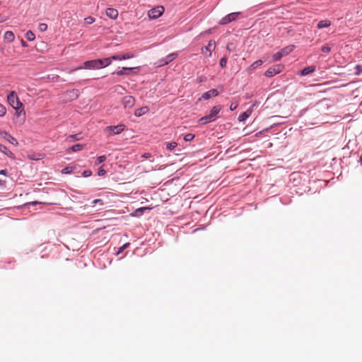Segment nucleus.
Masks as SVG:
<instances>
[{
	"instance_id": "obj_1",
	"label": "nucleus",
	"mask_w": 362,
	"mask_h": 362,
	"mask_svg": "<svg viewBox=\"0 0 362 362\" xmlns=\"http://www.w3.org/2000/svg\"><path fill=\"white\" fill-rule=\"evenodd\" d=\"M7 100L10 105L16 110V113L18 115H20L22 112L25 115V112H23V104L19 100L16 93L14 91H11L8 95L7 96Z\"/></svg>"
},
{
	"instance_id": "obj_2",
	"label": "nucleus",
	"mask_w": 362,
	"mask_h": 362,
	"mask_svg": "<svg viewBox=\"0 0 362 362\" xmlns=\"http://www.w3.org/2000/svg\"><path fill=\"white\" fill-rule=\"evenodd\" d=\"M105 67L104 61H101V59H93L90 61H86L83 63V66L81 67H77L74 69L70 71V73L76 70H78L81 69H99Z\"/></svg>"
},
{
	"instance_id": "obj_3",
	"label": "nucleus",
	"mask_w": 362,
	"mask_h": 362,
	"mask_svg": "<svg viewBox=\"0 0 362 362\" xmlns=\"http://www.w3.org/2000/svg\"><path fill=\"white\" fill-rule=\"evenodd\" d=\"M221 110V105H216L213 107V108L210 111V113L208 115L202 117L199 119V123L200 124L204 125L207 123L215 121L216 119L217 115L220 112Z\"/></svg>"
},
{
	"instance_id": "obj_4",
	"label": "nucleus",
	"mask_w": 362,
	"mask_h": 362,
	"mask_svg": "<svg viewBox=\"0 0 362 362\" xmlns=\"http://www.w3.org/2000/svg\"><path fill=\"white\" fill-rule=\"evenodd\" d=\"M284 69V66L281 64H276L272 67L269 68L264 73L267 77H272L277 74L281 73Z\"/></svg>"
},
{
	"instance_id": "obj_5",
	"label": "nucleus",
	"mask_w": 362,
	"mask_h": 362,
	"mask_svg": "<svg viewBox=\"0 0 362 362\" xmlns=\"http://www.w3.org/2000/svg\"><path fill=\"white\" fill-rule=\"evenodd\" d=\"M216 47V42L214 40H210L208 45L202 48L201 52L202 54L205 55L207 57H210L212 54V51Z\"/></svg>"
},
{
	"instance_id": "obj_6",
	"label": "nucleus",
	"mask_w": 362,
	"mask_h": 362,
	"mask_svg": "<svg viewBox=\"0 0 362 362\" xmlns=\"http://www.w3.org/2000/svg\"><path fill=\"white\" fill-rule=\"evenodd\" d=\"M125 129V125L119 124L117 126H109L105 128V132L110 135L119 134Z\"/></svg>"
},
{
	"instance_id": "obj_7",
	"label": "nucleus",
	"mask_w": 362,
	"mask_h": 362,
	"mask_svg": "<svg viewBox=\"0 0 362 362\" xmlns=\"http://www.w3.org/2000/svg\"><path fill=\"white\" fill-rule=\"evenodd\" d=\"M164 11L163 6L154 8L148 11V17L151 19H156L160 17Z\"/></svg>"
},
{
	"instance_id": "obj_8",
	"label": "nucleus",
	"mask_w": 362,
	"mask_h": 362,
	"mask_svg": "<svg viewBox=\"0 0 362 362\" xmlns=\"http://www.w3.org/2000/svg\"><path fill=\"white\" fill-rule=\"evenodd\" d=\"M240 14V13L239 12H234V13H231L227 16H226L225 17H223L220 23L221 24H223V25H226V24H228L235 20L237 19L238 16Z\"/></svg>"
},
{
	"instance_id": "obj_9",
	"label": "nucleus",
	"mask_w": 362,
	"mask_h": 362,
	"mask_svg": "<svg viewBox=\"0 0 362 362\" xmlns=\"http://www.w3.org/2000/svg\"><path fill=\"white\" fill-rule=\"evenodd\" d=\"M135 99L131 95L124 96L122 98V104L124 108H131L134 105Z\"/></svg>"
},
{
	"instance_id": "obj_10",
	"label": "nucleus",
	"mask_w": 362,
	"mask_h": 362,
	"mask_svg": "<svg viewBox=\"0 0 362 362\" xmlns=\"http://www.w3.org/2000/svg\"><path fill=\"white\" fill-rule=\"evenodd\" d=\"M134 57H135V55L133 53L127 52V53H124V54L112 55V59L113 60L122 61V60H125V59H131V58H133Z\"/></svg>"
},
{
	"instance_id": "obj_11",
	"label": "nucleus",
	"mask_w": 362,
	"mask_h": 362,
	"mask_svg": "<svg viewBox=\"0 0 362 362\" xmlns=\"http://www.w3.org/2000/svg\"><path fill=\"white\" fill-rule=\"evenodd\" d=\"M0 135L1 136V137L4 139L8 141L11 144H12L15 146L18 145V142L17 141V140L13 136H12L11 134H9L8 132H6L5 131H1V132H0Z\"/></svg>"
},
{
	"instance_id": "obj_12",
	"label": "nucleus",
	"mask_w": 362,
	"mask_h": 362,
	"mask_svg": "<svg viewBox=\"0 0 362 362\" xmlns=\"http://www.w3.org/2000/svg\"><path fill=\"white\" fill-rule=\"evenodd\" d=\"M218 95V92L216 89H211L210 90L204 93L202 98L204 100H209L211 97H215Z\"/></svg>"
},
{
	"instance_id": "obj_13",
	"label": "nucleus",
	"mask_w": 362,
	"mask_h": 362,
	"mask_svg": "<svg viewBox=\"0 0 362 362\" xmlns=\"http://www.w3.org/2000/svg\"><path fill=\"white\" fill-rule=\"evenodd\" d=\"M106 15L111 19H116L118 16V11L113 8H108L106 10Z\"/></svg>"
},
{
	"instance_id": "obj_14",
	"label": "nucleus",
	"mask_w": 362,
	"mask_h": 362,
	"mask_svg": "<svg viewBox=\"0 0 362 362\" xmlns=\"http://www.w3.org/2000/svg\"><path fill=\"white\" fill-rule=\"evenodd\" d=\"M4 40L6 42H12L15 40L14 33L12 31H6L4 35Z\"/></svg>"
},
{
	"instance_id": "obj_15",
	"label": "nucleus",
	"mask_w": 362,
	"mask_h": 362,
	"mask_svg": "<svg viewBox=\"0 0 362 362\" xmlns=\"http://www.w3.org/2000/svg\"><path fill=\"white\" fill-rule=\"evenodd\" d=\"M148 110H149V109L147 106L142 107L141 108L136 109L134 111V115L136 117H141V116L145 115L146 113H147L148 112Z\"/></svg>"
},
{
	"instance_id": "obj_16",
	"label": "nucleus",
	"mask_w": 362,
	"mask_h": 362,
	"mask_svg": "<svg viewBox=\"0 0 362 362\" xmlns=\"http://www.w3.org/2000/svg\"><path fill=\"white\" fill-rule=\"evenodd\" d=\"M295 48L294 45H288L287 47H284L280 50L281 53L282 54V56H286L288 54H290L291 52L293 51Z\"/></svg>"
},
{
	"instance_id": "obj_17",
	"label": "nucleus",
	"mask_w": 362,
	"mask_h": 362,
	"mask_svg": "<svg viewBox=\"0 0 362 362\" xmlns=\"http://www.w3.org/2000/svg\"><path fill=\"white\" fill-rule=\"evenodd\" d=\"M315 71V66H308V67L304 68L301 71V75L302 76H306V75H308L310 74L313 73Z\"/></svg>"
},
{
	"instance_id": "obj_18",
	"label": "nucleus",
	"mask_w": 362,
	"mask_h": 362,
	"mask_svg": "<svg viewBox=\"0 0 362 362\" xmlns=\"http://www.w3.org/2000/svg\"><path fill=\"white\" fill-rule=\"evenodd\" d=\"M252 114V110L250 109V110H247V111L243 112L242 114H240L238 117V120L240 122H243V121H245L246 119H247L250 115Z\"/></svg>"
},
{
	"instance_id": "obj_19",
	"label": "nucleus",
	"mask_w": 362,
	"mask_h": 362,
	"mask_svg": "<svg viewBox=\"0 0 362 362\" xmlns=\"http://www.w3.org/2000/svg\"><path fill=\"white\" fill-rule=\"evenodd\" d=\"M0 151L7 155L8 157L13 158L14 154L9 151L6 146L0 144Z\"/></svg>"
},
{
	"instance_id": "obj_20",
	"label": "nucleus",
	"mask_w": 362,
	"mask_h": 362,
	"mask_svg": "<svg viewBox=\"0 0 362 362\" xmlns=\"http://www.w3.org/2000/svg\"><path fill=\"white\" fill-rule=\"evenodd\" d=\"M330 25H331V21L329 20H323V21H320L317 23V28L318 29H322V28H327V27H329Z\"/></svg>"
},
{
	"instance_id": "obj_21",
	"label": "nucleus",
	"mask_w": 362,
	"mask_h": 362,
	"mask_svg": "<svg viewBox=\"0 0 362 362\" xmlns=\"http://www.w3.org/2000/svg\"><path fill=\"white\" fill-rule=\"evenodd\" d=\"M83 148V145L78 144L74 145L71 148H68L66 150V151L68 153L70 151L77 152V151L82 150Z\"/></svg>"
},
{
	"instance_id": "obj_22",
	"label": "nucleus",
	"mask_w": 362,
	"mask_h": 362,
	"mask_svg": "<svg viewBox=\"0 0 362 362\" xmlns=\"http://www.w3.org/2000/svg\"><path fill=\"white\" fill-rule=\"evenodd\" d=\"M177 57V54L172 53L169 55H168L163 61L164 64H168L169 62L174 60Z\"/></svg>"
},
{
	"instance_id": "obj_23",
	"label": "nucleus",
	"mask_w": 362,
	"mask_h": 362,
	"mask_svg": "<svg viewBox=\"0 0 362 362\" xmlns=\"http://www.w3.org/2000/svg\"><path fill=\"white\" fill-rule=\"evenodd\" d=\"M25 37L29 41H33L35 39V35L31 30H28L25 33Z\"/></svg>"
},
{
	"instance_id": "obj_24",
	"label": "nucleus",
	"mask_w": 362,
	"mask_h": 362,
	"mask_svg": "<svg viewBox=\"0 0 362 362\" xmlns=\"http://www.w3.org/2000/svg\"><path fill=\"white\" fill-rule=\"evenodd\" d=\"M263 62L262 60H257L250 65V68L255 69L257 67L261 66Z\"/></svg>"
},
{
	"instance_id": "obj_25",
	"label": "nucleus",
	"mask_w": 362,
	"mask_h": 362,
	"mask_svg": "<svg viewBox=\"0 0 362 362\" xmlns=\"http://www.w3.org/2000/svg\"><path fill=\"white\" fill-rule=\"evenodd\" d=\"M134 68H128V67H123L121 70H119L117 71H116V74L119 75V76H122V75H124V74H127V73L125 72L126 70H132Z\"/></svg>"
},
{
	"instance_id": "obj_26",
	"label": "nucleus",
	"mask_w": 362,
	"mask_h": 362,
	"mask_svg": "<svg viewBox=\"0 0 362 362\" xmlns=\"http://www.w3.org/2000/svg\"><path fill=\"white\" fill-rule=\"evenodd\" d=\"M272 57H273L274 61H279L283 57V56H282V54L281 53V52L279 51V52L275 53L274 54H273Z\"/></svg>"
},
{
	"instance_id": "obj_27",
	"label": "nucleus",
	"mask_w": 362,
	"mask_h": 362,
	"mask_svg": "<svg viewBox=\"0 0 362 362\" xmlns=\"http://www.w3.org/2000/svg\"><path fill=\"white\" fill-rule=\"evenodd\" d=\"M177 144L176 142H170V143L167 144L166 147L168 150L172 151L175 147H177Z\"/></svg>"
},
{
	"instance_id": "obj_28",
	"label": "nucleus",
	"mask_w": 362,
	"mask_h": 362,
	"mask_svg": "<svg viewBox=\"0 0 362 362\" xmlns=\"http://www.w3.org/2000/svg\"><path fill=\"white\" fill-rule=\"evenodd\" d=\"M38 29L41 32H45L47 29V25L44 23H41L38 25Z\"/></svg>"
},
{
	"instance_id": "obj_29",
	"label": "nucleus",
	"mask_w": 362,
	"mask_h": 362,
	"mask_svg": "<svg viewBox=\"0 0 362 362\" xmlns=\"http://www.w3.org/2000/svg\"><path fill=\"white\" fill-rule=\"evenodd\" d=\"M112 60H113L112 59V57L104 58V59H101V61H104L105 67L108 66V65H110L111 64V62H112Z\"/></svg>"
},
{
	"instance_id": "obj_30",
	"label": "nucleus",
	"mask_w": 362,
	"mask_h": 362,
	"mask_svg": "<svg viewBox=\"0 0 362 362\" xmlns=\"http://www.w3.org/2000/svg\"><path fill=\"white\" fill-rule=\"evenodd\" d=\"M86 23L90 25V24H92L95 22V18L92 17V16H88L87 18H86L84 19Z\"/></svg>"
},
{
	"instance_id": "obj_31",
	"label": "nucleus",
	"mask_w": 362,
	"mask_h": 362,
	"mask_svg": "<svg viewBox=\"0 0 362 362\" xmlns=\"http://www.w3.org/2000/svg\"><path fill=\"white\" fill-rule=\"evenodd\" d=\"M105 160H106L105 156H100L98 157L97 160L95 162V165H98V164L104 162Z\"/></svg>"
},
{
	"instance_id": "obj_32",
	"label": "nucleus",
	"mask_w": 362,
	"mask_h": 362,
	"mask_svg": "<svg viewBox=\"0 0 362 362\" xmlns=\"http://www.w3.org/2000/svg\"><path fill=\"white\" fill-rule=\"evenodd\" d=\"M226 64H227V57H222L220 60V66L222 68H224V67H226Z\"/></svg>"
},
{
	"instance_id": "obj_33",
	"label": "nucleus",
	"mask_w": 362,
	"mask_h": 362,
	"mask_svg": "<svg viewBox=\"0 0 362 362\" xmlns=\"http://www.w3.org/2000/svg\"><path fill=\"white\" fill-rule=\"evenodd\" d=\"M194 138V134H187L185 136L184 139L186 141H191Z\"/></svg>"
},
{
	"instance_id": "obj_34",
	"label": "nucleus",
	"mask_w": 362,
	"mask_h": 362,
	"mask_svg": "<svg viewBox=\"0 0 362 362\" xmlns=\"http://www.w3.org/2000/svg\"><path fill=\"white\" fill-rule=\"evenodd\" d=\"M322 52L329 53L331 51V47L328 45H324L321 47Z\"/></svg>"
},
{
	"instance_id": "obj_35",
	"label": "nucleus",
	"mask_w": 362,
	"mask_h": 362,
	"mask_svg": "<svg viewBox=\"0 0 362 362\" xmlns=\"http://www.w3.org/2000/svg\"><path fill=\"white\" fill-rule=\"evenodd\" d=\"M6 112V107L3 105L0 104V117L4 116Z\"/></svg>"
},
{
	"instance_id": "obj_36",
	"label": "nucleus",
	"mask_w": 362,
	"mask_h": 362,
	"mask_svg": "<svg viewBox=\"0 0 362 362\" xmlns=\"http://www.w3.org/2000/svg\"><path fill=\"white\" fill-rule=\"evenodd\" d=\"M226 49L228 52H233L235 49V46L233 43H228L226 46Z\"/></svg>"
},
{
	"instance_id": "obj_37",
	"label": "nucleus",
	"mask_w": 362,
	"mask_h": 362,
	"mask_svg": "<svg viewBox=\"0 0 362 362\" xmlns=\"http://www.w3.org/2000/svg\"><path fill=\"white\" fill-rule=\"evenodd\" d=\"M151 209V208H150V207H141L136 210V213H143L144 211L149 210Z\"/></svg>"
},
{
	"instance_id": "obj_38",
	"label": "nucleus",
	"mask_w": 362,
	"mask_h": 362,
	"mask_svg": "<svg viewBox=\"0 0 362 362\" xmlns=\"http://www.w3.org/2000/svg\"><path fill=\"white\" fill-rule=\"evenodd\" d=\"M71 171H72V168H71V167H66L62 170V173H64V174L70 173Z\"/></svg>"
},
{
	"instance_id": "obj_39",
	"label": "nucleus",
	"mask_w": 362,
	"mask_h": 362,
	"mask_svg": "<svg viewBox=\"0 0 362 362\" xmlns=\"http://www.w3.org/2000/svg\"><path fill=\"white\" fill-rule=\"evenodd\" d=\"M72 139V141H76V140H79V137L78 136V134H72V135H70L69 137H68V139ZM71 141V140L70 141Z\"/></svg>"
},
{
	"instance_id": "obj_40",
	"label": "nucleus",
	"mask_w": 362,
	"mask_h": 362,
	"mask_svg": "<svg viewBox=\"0 0 362 362\" xmlns=\"http://www.w3.org/2000/svg\"><path fill=\"white\" fill-rule=\"evenodd\" d=\"M238 103H236V102L232 103L230 104V110L231 111H233V110H235L238 107Z\"/></svg>"
},
{
	"instance_id": "obj_41",
	"label": "nucleus",
	"mask_w": 362,
	"mask_h": 362,
	"mask_svg": "<svg viewBox=\"0 0 362 362\" xmlns=\"http://www.w3.org/2000/svg\"><path fill=\"white\" fill-rule=\"evenodd\" d=\"M129 245V243H125L124 245H123L122 247H120L119 248V250L117 252V253H120L122 252L125 248H127L128 246Z\"/></svg>"
},
{
	"instance_id": "obj_42",
	"label": "nucleus",
	"mask_w": 362,
	"mask_h": 362,
	"mask_svg": "<svg viewBox=\"0 0 362 362\" xmlns=\"http://www.w3.org/2000/svg\"><path fill=\"white\" fill-rule=\"evenodd\" d=\"M105 173H106V171L103 168H100L98 172V175L99 176H103Z\"/></svg>"
},
{
	"instance_id": "obj_43",
	"label": "nucleus",
	"mask_w": 362,
	"mask_h": 362,
	"mask_svg": "<svg viewBox=\"0 0 362 362\" xmlns=\"http://www.w3.org/2000/svg\"><path fill=\"white\" fill-rule=\"evenodd\" d=\"M91 175H92V172H91V170H85V171H83V175L84 177H89V176H90Z\"/></svg>"
},
{
	"instance_id": "obj_44",
	"label": "nucleus",
	"mask_w": 362,
	"mask_h": 362,
	"mask_svg": "<svg viewBox=\"0 0 362 362\" xmlns=\"http://www.w3.org/2000/svg\"><path fill=\"white\" fill-rule=\"evenodd\" d=\"M355 69L357 70L356 72V74L357 75L360 74L361 72L362 71V69H361V66L360 65H356Z\"/></svg>"
},
{
	"instance_id": "obj_45",
	"label": "nucleus",
	"mask_w": 362,
	"mask_h": 362,
	"mask_svg": "<svg viewBox=\"0 0 362 362\" xmlns=\"http://www.w3.org/2000/svg\"><path fill=\"white\" fill-rule=\"evenodd\" d=\"M98 203H100V204H103V201H102V199H95V200H93V201L92 202V204H93V205H95V204H98Z\"/></svg>"
},
{
	"instance_id": "obj_46",
	"label": "nucleus",
	"mask_w": 362,
	"mask_h": 362,
	"mask_svg": "<svg viewBox=\"0 0 362 362\" xmlns=\"http://www.w3.org/2000/svg\"><path fill=\"white\" fill-rule=\"evenodd\" d=\"M21 45L24 47H28V44L26 43L25 41H24L23 39H21Z\"/></svg>"
},
{
	"instance_id": "obj_47",
	"label": "nucleus",
	"mask_w": 362,
	"mask_h": 362,
	"mask_svg": "<svg viewBox=\"0 0 362 362\" xmlns=\"http://www.w3.org/2000/svg\"><path fill=\"white\" fill-rule=\"evenodd\" d=\"M142 157L143 158H150L151 157V154L148 153H146L142 155Z\"/></svg>"
},
{
	"instance_id": "obj_48",
	"label": "nucleus",
	"mask_w": 362,
	"mask_h": 362,
	"mask_svg": "<svg viewBox=\"0 0 362 362\" xmlns=\"http://www.w3.org/2000/svg\"><path fill=\"white\" fill-rule=\"evenodd\" d=\"M6 21V18L2 16H0V23H3Z\"/></svg>"
},
{
	"instance_id": "obj_49",
	"label": "nucleus",
	"mask_w": 362,
	"mask_h": 362,
	"mask_svg": "<svg viewBox=\"0 0 362 362\" xmlns=\"http://www.w3.org/2000/svg\"><path fill=\"white\" fill-rule=\"evenodd\" d=\"M0 174H1V175H6V170H1L0 171Z\"/></svg>"
},
{
	"instance_id": "obj_50",
	"label": "nucleus",
	"mask_w": 362,
	"mask_h": 362,
	"mask_svg": "<svg viewBox=\"0 0 362 362\" xmlns=\"http://www.w3.org/2000/svg\"><path fill=\"white\" fill-rule=\"evenodd\" d=\"M38 202H33L29 203V204L36 205Z\"/></svg>"
},
{
	"instance_id": "obj_51",
	"label": "nucleus",
	"mask_w": 362,
	"mask_h": 362,
	"mask_svg": "<svg viewBox=\"0 0 362 362\" xmlns=\"http://www.w3.org/2000/svg\"><path fill=\"white\" fill-rule=\"evenodd\" d=\"M71 93H75V91L74 90H72V92H71Z\"/></svg>"
}]
</instances>
